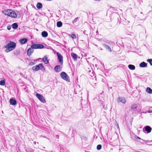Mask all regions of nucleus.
Wrapping results in <instances>:
<instances>
[{"label":"nucleus","instance_id":"obj_34","mask_svg":"<svg viewBox=\"0 0 152 152\" xmlns=\"http://www.w3.org/2000/svg\"><path fill=\"white\" fill-rule=\"evenodd\" d=\"M34 144H36V142H34Z\"/></svg>","mask_w":152,"mask_h":152},{"label":"nucleus","instance_id":"obj_6","mask_svg":"<svg viewBox=\"0 0 152 152\" xmlns=\"http://www.w3.org/2000/svg\"><path fill=\"white\" fill-rule=\"evenodd\" d=\"M36 96L38 99L42 102L43 103L46 102L44 97L42 95L38 93H36Z\"/></svg>","mask_w":152,"mask_h":152},{"label":"nucleus","instance_id":"obj_32","mask_svg":"<svg viewBox=\"0 0 152 152\" xmlns=\"http://www.w3.org/2000/svg\"><path fill=\"white\" fill-rule=\"evenodd\" d=\"M148 113H152V110H149L148 111Z\"/></svg>","mask_w":152,"mask_h":152},{"label":"nucleus","instance_id":"obj_26","mask_svg":"<svg viewBox=\"0 0 152 152\" xmlns=\"http://www.w3.org/2000/svg\"><path fill=\"white\" fill-rule=\"evenodd\" d=\"M137 107V105L136 104H133L132 105L131 108L133 110L136 108Z\"/></svg>","mask_w":152,"mask_h":152},{"label":"nucleus","instance_id":"obj_13","mask_svg":"<svg viewBox=\"0 0 152 152\" xmlns=\"http://www.w3.org/2000/svg\"><path fill=\"white\" fill-rule=\"evenodd\" d=\"M28 39L26 38H22L19 40V42H20L21 44H25L27 41Z\"/></svg>","mask_w":152,"mask_h":152},{"label":"nucleus","instance_id":"obj_30","mask_svg":"<svg viewBox=\"0 0 152 152\" xmlns=\"http://www.w3.org/2000/svg\"><path fill=\"white\" fill-rule=\"evenodd\" d=\"M11 28V26L10 25H8L7 26V29L8 30H10Z\"/></svg>","mask_w":152,"mask_h":152},{"label":"nucleus","instance_id":"obj_35","mask_svg":"<svg viewBox=\"0 0 152 152\" xmlns=\"http://www.w3.org/2000/svg\"><path fill=\"white\" fill-rule=\"evenodd\" d=\"M117 126L118 128L119 127L118 125V124H117Z\"/></svg>","mask_w":152,"mask_h":152},{"label":"nucleus","instance_id":"obj_24","mask_svg":"<svg viewBox=\"0 0 152 152\" xmlns=\"http://www.w3.org/2000/svg\"><path fill=\"white\" fill-rule=\"evenodd\" d=\"M62 23L61 21H58L57 23V26L58 27H60L62 26Z\"/></svg>","mask_w":152,"mask_h":152},{"label":"nucleus","instance_id":"obj_22","mask_svg":"<svg viewBox=\"0 0 152 152\" xmlns=\"http://www.w3.org/2000/svg\"><path fill=\"white\" fill-rule=\"evenodd\" d=\"M107 49V50L109 51V52H111V50L110 47L105 44L103 45Z\"/></svg>","mask_w":152,"mask_h":152},{"label":"nucleus","instance_id":"obj_2","mask_svg":"<svg viewBox=\"0 0 152 152\" xmlns=\"http://www.w3.org/2000/svg\"><path fill=\"white\" fill-rule=\"evenodd\" d=\"M4 14L12 18H15L17 15L15 12L10 9H8L4 11Z\"/></svg>","mask_w":152,"mask_h":152},{"label":"nucleus","instance_id":"obj_16","mask_svg":"<svg viewBox=\"0 0 152 152\" xmlns=\"http://www.w3.org/2000/svg\"><path fill=\"white\" fill-rule=\"evenodd\" d=\"M42 35L43 37H46L48 36V33L46 31H43L42 33Z\"/></svg>","mask_w":152,"mask_h":152},{"label":"nucleus","instance_id":"obj_11","mask_svg":"<svg viewBox=\"0 0 152 152\" xmlns=\"http://www.w3.org/2000/svg\"><path fill=\"white\" fill-rule=\"evenodd\" d=\"M48 57L47 56H45L42 58L43 62L46 64L49 63V61L48 60Z\"/></svg>","mask_w":152,"mask_h":152},{"label":"nucleus","instance_id":"obj_28","mask_svg":"<svg viewBox=\"0 0 152 152\" xmlns=\"http://www.w3.org/2000/svg\"><path fill=\"white\" fill-rule=\"evenodd\" d=\"M102 148V146L101 145H98L97 146V149L98 150H100Z\"/></svg>","mask_w":152,"mask_h":152},{"label":"nucleus","instance_id":"obj_8","mask_svg":"<svg viewBox=\"0 0 152 152\" xmlns=\"http://www.w3.org/2000/svg\"><path fill=\"white\" fill-rule=\"evenodd\" d=\"M62 67L59 65H57L54 67V70L56 72H58L60 71Z\"/></svg>","mask_w":152,"mask_h":152},{"label":"nucleus","instance_id":"obj_15","mask_svg":"<svg viewBox=\"0 0 152 152\" xmlns=\"http://www.w3.org/2000/svg\"><path fill=\"white\" fill-rule=\"evenodd\" d=\"M10 103L12 105H15L16 104V101L14 99H11L10 100Z\"/></svg>","mask_w":152,"mask_h":152},{"label":"nucleus","instance_id":"obj_18","mask_svg":"<svg viewBox=\"0 0 152 152\" xmlns=\"http://www.w3.org/2000/svg\"><path fill=\"white\" fill-rule=\"evenodd\" d=\"M121 20V22H122L123 24L124 25H126L129 22L128 20Z\"/></svg>","mask_w":152,"mask_h":152},{"label":"nucleus","instance_id":"obj_21","mask_svg":"<svg viewBox=\"0 0 152 152\" xmlns=\"http://www.w3.org/2000/svg\"><path fill=\"white\" fill-rule=\"evenodd\" d=\"M146 92L149 94L152 93V90L149 87H147L146 90Z\"/></svg>","mask_w":152,"mask_h":152},{"label":"nucleus","instance_id":"obj_4","mask_svg":"<svg viewBox=\"0 0 152 152\" xmlns=\"http://www.w3.org/2000/svg\"><path fill=\"white\" fill-rule=\"evenodd\" d=\"M60 76L63 80L68 82L70 81L69 76L65 72H61L60 74Z\"/></svg>","mask_w":152,"mask_h":152},{"label":"nucleus","instance_id":"obj_9","mask_svg":"<svg viewBox=\"0 0 152 152\" xmlns=\"http://www.w3.org/2000/svg\"><path fill=\"white\" fill-rule=\"evenodd\" d=\"M33 49L31 48V47L28 49L27 51V55L28 56H30L31 53H33L34 52Z\"/></svg>","mask_w":152,"mask_h":152},{"label":"nucleus","instance_id":"obj_14","mask_svg":"<svg viewBox=\"0 0 152 152\" xmlns=\"http://www.w3.org/2000/svg\"><path fill=\"white\" fill-rule=\"evenodd\" d=\"M139 66L140 67H145L147 66V64L146 63L142 62L140 64Z\"/></svg>","mask_w":152,"mask_h":152},{"label":"nucleus","instance_id":"obj_29","mask_svg":"<svg viewBox=\"0 0 152 152\" xmlns=\"http://www.w3.org/2000/svg\"><path fill=\"white\" fill-rule=\"evenodd\" d=\"M147 61L149 62L150 65L152 66V59H148L147 60Z\"/></svg>","mask_w":152,"mask_h":152},{"label":"nucleus","instance_id":"obj_1","mask_svg":"<svg viewBox=\"0 0 152 152\" xmlns=\"http://www.w3.org/2000/svg\"><path fill=\"white\" fill-rule=\"evenodd\" d=\"M16 45L15 43L12 41H10L4 45L3 48L7 49L5 51L7 53L13 50L15 48Z\"/></svg>","mask_w":152,"mask_h":152},{"label":"nucleus","instance_id":"obj_31","mask_svg":"<svg viewBox=\"0 0 152 152\" xmlns=\"http://www.w3.org/2000/svg\"><path fill=\"white\" fill-rule=\"evenodd\" d=\"M134 137H135V138H137V139H139V140H140L141 139V138L140 137H139L137 136L136 135H135Z\"/></svg>","mask_w":152,"mask_h":152},{"label":"nucleus","instance_id":"obj_7","mask_svg":"<svg viewBox=\"0 0 152 152\" xmlns=\"http://www.w3.org/2000/svg\"><path fill=\"white\" fill-rule=\"evenodd\" d=\"M57 55L58 56V60L60 64L62 65L63 64V57L59 53L57 52Z\"/></svg>","mask_w":152,"mask_h":152},{"label":"nucleus","instance_id":"obj_5","mask_svg":"<svg viewBox=\"0 0 152 152\" xmlns=\"http://www.w3.org/2000/svg\"><path fill=\"white\" fill-rule=\"evenodd\" d=\"M31 48L34 49H42L44 48V46L41 44H34L31 45Z\"/></svg>","mask_w":152,"mask_h":152},{"label":"nucleus","instance_id":"obj_39","mask_svg":"<svg viewBox=\"0 0 152 152\" xmlns=\"http://www.w3.org/2000/svg\"><path fill=\"white\" fill-rule=\"evenodd\" d=\"M47 138V139H48V140H49V139H48V138Z\"/></svg>","mask_w":152,"mask_h":152},{"label":"nucleus","instance_id":"obj_23","mask_svg":"<svg viewBox=\"0 0 152 152\" xmlns=\"http://www.w3.org/2000/svg\"><path fill=\"white\" fill-rule=\"evenodd\" d=\"M36 6L38 9H40L42 8V4L41 3H38L37 4Z\"/></svg>","mask_w":152,"mask_h":152},{"label":"nucleus","instance_id":"obj_17","mask_svg":"<svg viewBox=\"0 0 152 152\" xmlns=\"http://www.w3.org/2000/svg\"><path fill=\"white\" fill-rule=\"evenodd\" d=\"M71 55L72 57L75 60L77 59V55L74 53H71Z\"/></svg>","mask_w":152,"mask_h":152},{"label":"nucleus","instance_id":"obj_36","mask_svg":"<svg viewBox=\"0 0 152 152\" xmlns=\"http://www.w3.org/2000/svg\"><path fill=\"white\" fill-rule=\"evenodd\" d=\"M121 23V22L120 21H119V23Z\"/></svg>","mask_w":152,"mask_h":152},{"label":"nucleus","instance_id":"obj_3","mask_svg":"<svg viewBox=\"0 0 152 152\" xmlns=\"http://www.w3.org/2000/svg\"><path fill=\"white\" fill-rule=\"evenodd\" d=\"M32 69L33 70L36 71H38L39 69L42 71L45 70V68L42 64H39L33 66Z\"/></svg>","mask_w":152,"mask_h":152},{"label":"nucleus","instance_id":"obj_10","mask_svg":"<svg viewBox=\"0 0 152 152\" xmlns=\"http://www.w3.org/2000/svg\"><path fill=\"white\" fill-rule=\"evenodd\" d=\"M144 128L145 129V131L147 132V133H150L152 130L151 127L148 126H145Z\"/></svg>","mask_w":152,"mask_h":152},{"label":"nucleus","instance_id":"obj_12","mask_svg":"<svg viewBox=\"0 0 152 152\" xmlns=\"http://www.w3.org/2000/svg\"><path fill=\"white\" fill-rule=\"evenodd\" d=\"M118 102H121L125 104L126 101L124 98L123 97H119L118 99Z\"/></svg>","mask_w":152,"mask_h":152},{"label":"nucleus","instance_id":"obj_25","mask_svg":"<svg viewBox=\"0 0 152 152\" xmlns=\"http://www.w3.org/2000/svg\"><path fill=\"white\" fill-rule=\"evenodd\" d=\"M5 84V82L4 80H1L0 81V85L1 86H4Z\"/></svg>","mask_w":152,"mask_h":152},{"label":"nucleus","instance_id":"obj_37","mask_svg":"<svg viewBox=\"0 0 152 152\" xmlns=\"http://www.w3.org/2000/svg\"><path fill=\"white\" fill-rule=\"evenodd\" d=\"M77 18H75V19H77Z\"/></svg>","mask_w":152,"mask_h":152},{"label":"nucleus","instance_id":"obj_27","mask_svg":"<svg viewBox=\"0 0 152 152\" xmlns=\"http://www.w3.org/2000/svg\"><path fill=\"white\" fill-rule=\"evenodd\" d=\"M71 37L73 39H75L76 38V36L74 34H72L71 35Z\"/></svg>","mask_w":152,"mask_h":152},{"label":"nucleus","instance_id":"obj_20","mask_svg":"<svg viewBox=\"0 0 152 152\" xmlns=\"http://www.w3.org/2000/svg\"><path fill=\"white\" fill-rule=\"evenodd\" d=\"M128 67L131 70H133L135 69V66L133 65L129 64L128 65Z\"/></svg>","mask_w":152,"mask_h":152},{"label":"nucleus","instance_id":"obj_38","mask_svg":"<svg viewBox=\"0 0 152 152\" xmlns=\"http://www.w3.org/2000/svg\"><path fill=\"white\" fill-rule=\"evenodd\" d=\"M43 137L44 138H46V137Z\"/></svg>","mask_w":152,"mask_h":152},{"label":"nucleus","instance_id":"obj_33","mask_svg":"<svg viewBox=\"0 0 152 152\" xmlns=\"http://www.w3.org/2000/svg\"><path fill=\"white\" fill-rule=\"evenodd\" d=\"M60 150V152H63L64 151V150H63V149H62V148H61Z\"/></svg>","mask_w":152,"mask_h":152},{"label":"nucleus","instance_id":"obj_19","mask_svg":"<svg viewBox=\"0 0 152 152\" xmlns=\"http://www.w3.org/2000/svg\"><path fill=\"white\" fill-rule=\"evenodd\" d=\"M18 26V25L17 23H14L12 25V27L14 29H16Z\"/></svg>","mask_w":152,"mask_h":152}]
</instances>
